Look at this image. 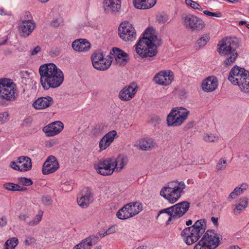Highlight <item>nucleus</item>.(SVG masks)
<instances>
[{
    "label": "nucleus",
    "mask_w": 249,
    "mask_h": 249,
    "mask_svg": "<svg viewBox=\"0 0 249 249\" xmlns=\"http://www.w3.org/2000/svg\"><path fill=\"white\" fill-rule=\"evenodd\" d=\"M239 187L244 192L245 191H246L248 189L249 186H248V184H247L246 183H243L242 184H241L240 185V186Z\"/></svg>",
    "instance_id": "nucleus-61"
},
{
    "label": "nucleus",
    "mask_w": 249,
    "mask_h": 249,
    "mask_svg": "<svg viewBox=\"0 0 249 249\" xmlns=\"http://www.w3.org/2000/svg\"><path fill=\"white\" fill-rule=\"evenodd\" d=\"M234 193L236 194V196H239L244 192L242 190V189L239 187H236L234 189Z\"/></svg>",
    "instance_id": "nucleus-54"
},
{
    "label": "nucleus",
    "mask_w": 249,
    "mask_h": 249,
    "mask_svg": "<svg viewBox=\"0 0 249 249\" xmlns=\"http://www.w3.org/2000/svg\"><path fill=\"white\" fill-rule=\"evenodd\" d=\"M239 204H241L244 207H247L248 205V199L246 197H243L239 199Z\"/></svg>",
    "instance_id": "nucleus-52"
},
{
    "label": "nucleus",
    "mask_w": 249,
    "mask_h": 249,
    "mask_svg": "<svg viewBox=\"0 0 249 249\" xmlns=\"http://www.w3.org/2000/svg\"><path fill=\"white\" fill-rule=\"evenodd\" d=\"M132 209L133 211L132 215H136L138 214L142 209V204L138 201L135 202H131Z\"/></svg>",
    "instance_id": "nucleus-33"
},
{
    "label": "nucleus",
    "mask_w": 249,
    "mask_h": 249,
    "mask_svg": "<svg viewBox=\"0 0 249 249\" xmlns=\"http://www.w3.org/2000/svg\"><path fill=\"white\" fill-rule=\"evenodd\" d=\"M218 80L215 77L209 76L203 81L202 89L206 92H211L217 87Z\"/></svg>",
    "instance_id": "nucleus-22"
},
{
    "label": "nucleus",
    "mask_w": 249,
    "mask_h": 249,
    "mask_svg": "<svg viewBox=\"0 0 249 249\" xmlns=\"http://www.w3.org/2000/svg\"><path fill=\"white\" fill-rule=\"evenodd\" d=\"M41 50V48L39 46H36L34 48L33 50L31 52V54L32 55H34L38 53H39Z\"/></svg>",
    "instance_id": "nucleus-55"
},
{
    "label": "nucleus",
    "mask_w": 249,
    "mask_h": 249,
    "mask_svg": "<svg viewBox=\"0 0 249 249\" xmlns=\"http://www.w3.org/2000/svg\"><path fill=\"white\" fill-rule=\"evenodd\" d=\"M236 196V194L235 193H234V190L231 193V194H230L228 198V200L229 201H231V199H234L235 198L236 196Z\"/></svg>",
    "instance_id": "nucleus-62"
},
{
    "label": "nucleus",
    "mask_w": 249,
    "mask_h": 249,
    "mask_svg": "<svg viewBox=\"0 0 249 249\" xmlns=\"http://www.w3.org/2000/svg\"><path fill=\"white\" fill-rule=\"evenodd\" d=\"M183 23L186 29L192 31L201 30L205 26L204 22L200 18L193 15L189 14L182 17Z\"/></svg>",
    "instance_id": "nucleus-11"
},
{
    "label": "nucleus",
    "mask_w": 249,
    "mask_h": 249,
    "mask_svg": "<svg viewBox=\"0 0 249 249\" xmlns=\"http://www.w3.org/2000/svg\"><path fill=\"white\" fill-rule=\"evenodd\" d=\"M18 180L19 183L27 186H31L33 183V182L30 178L25 177L19 178H18Z\"/></svg>",
    "instance_id": "nucleus-40"
},
{
    "label": "nucleus",
    "mask_w": 249,
    "mask_h": 249,
    "mask_svg": "<svg viewBox=\"0 0 249 249\" xmlns=\"http://www.w3.org/2000/svg\"><path fill=\"white\" fill-rule=\"evenodd\" d=\"M160 122V119L158 117H154L150 120V123L153 124L155 126L157 124H159Z\"/></svg>",
    "instance_id": "nucleus-53"
},
{
    "label": "nucleus",
    "mask_w": 249,
    "mask_h": 249,
    "mask_svg": "<svg viewBox=\"0 0 249 249\" xmlns=\"http://www.w3.org/2000/svg\"><path fill=\"white\" fill-rule=\"evenodd\" d=\"M156 142L152 138H145L141 140L139 142V148L144 151H149L154 148Z\"/></svg>",
    "instance_id": "nucleus-30"
},
{
    "label": "nucleus",
    "mask_w": 249,
    "mask_h": 249,
    "mask_svg": "<svg viewBox=\"0 0 249 249\" xmlns=\"http://www.w3.org/2000/svg\"><path fill=\"white\" fill-rule=\"evenodd\" d=\"M18 239L16 237L11 238L5 242V247H8L10 249H15L18 243Z\"/></svg>",
    "instance_id": "nucleus-34"
},
{
    "label": "nucleus",
    "mask_w": 249,
    "mask_h": 249,
    "mask_svg": "<svg viewBox=\"0 0 249 249\" xmlns=\"http://www.w3.org/2000/svg\"><path fill=\"white\" fill-rule=\"evenodd\" d=\"M172 208H171V207H169V208H167L166 209H164L161 210L160 211L159 214H161L162 213H166L169 215V217H171V214L172 213Z\"/></svg>",
    "instance_id": "nucleus-51"
},
{
    "label": "nucleus",
    "mask_w": 249,
    "mask_h": 249,
    "mask_svg": "<svg viewBox=\"0 0 249 249\" xmlns=\"http://www.w3.org/2000/svg\"><path fill=\"white\" fill-rule=\"evenodd\" d=\"M203 13L209 17H215L217 18H220L222 17V14L221 12H218L216 13H213L212 12H210L207 10H205L203 11Z\"/></svg>",
    "instance_id": "nucleus-45"
},
{
    "label": "nucleus",
    "mask_w": 249,
    "mask_h": 249,
    "mask_svg": "<svg viewBox=\"0 0 249 249\" xmlns=\"http://www.w3.org/2000/svg\"><path fill=\"white\" fill-rule=\"evenodd\" d=\"M117 217L120 219L124 220L131 217L130 214L126 212V211L122 210V208L120 209L116 213Z\"/></svg>",
    "instance_id": "nucleus-38"
},
{
    "label": "nucleus",
    "mask_w": 249,
    "mask_h": 249,
    "mask_svg": "<svg viewBox=\"0 0 249 249\" xmlns=\"http://www.w3.org/2000/svg\"><path fill=\"white\" fill-rule=\"evenodd\" d=\"M93 193L89 188L86 189L85 194H82L77 198V201L79 206L87 208L93 201Z\"/></svg>",
    "instance_id": "nucleus-21"
},
{
    "label": "nucleus",
    "mask_w": 249,
    "mask_h": 249,
    "mask_svg": "<svg viewBox=\"0 0 249 249\" xmlns=\"http://www.w3.org/2000/svg\"><path fill=\"white\" fill-rule=\"evenodd\" d=\"M63 127L64 125L61 122L55 121L44 127L43 131L46 136L52 137L59 133Z\"/></svg>",
    "instance_id": "nucleus-20"
},
{
    "label": "nucleus",
    "mask_w": 249,
    "mask_h": 249,
    "mask_svg": "<svg viewBox=\"0 0 249 249\" xmlns=\"http://www.w3.org/2000/svg\"><path fill=\"white\" fill-rule=\"evenodd\" d=\"M116 230H117L116 226H112V227H110L109 228H108L107 231V232H108V233H109V234H110L115 232L116 231Z\"/></svg>",
    "instance_id": "nucleus-58"
},
{
    "label": "nucleus",
    "mask_w": 249,
    "mask_h": 249,
    "mask_svg": "<svg viewBox=\"0 0 249 249\" xmlns=\"http://www.w3.org/2000/svg\"><path fill=\"white\" fill-rule=\"evenodd\" d=\"M203 242L211 249H214L219 244V238L218 234L214 230H208L201 238Z\"/></svg>",
    "instance_id": "nucleus-16"
},
{
    "label": "nucleus",
    "mask_w": 249,
    "mask_h": 249,
    "mask_svg": "<svg viewBox=\"0 0 249 249\" xmlns=\"http://www.w3.org/2000/svg\"><path fill=\"white\" fill-rule=\"evenodd\" d=\"M113 58L109 55L104 57L103 53L95 52L91 56L93 67L99 71H105L110 66Z\"/></svg>",
    "instance_id": "nucleus-9"
},
{
    "label": "nucleus",
    "mask_w": 249,
    "mask_h": 249,
    "mask_svg": "<svg viewBox=\"0 0 249 249\" xmlns=\"http://www.w3.org/2000/svg\"><path fill=\"white\" fill-rule=\"evenodd\" d=\"M210 40V36L208 34H205L202 36L200 38L197 40V44L200 47H203L206 45L207 43Z\"/></svg>",
    "instance_id": "nucleus-37"
},
{
    "label": "nucleus",
    "mask_w": 249,
    "mask_h": 249,
    "mask_svg": "<svg viewBox=\"0 0 249 249\" xmlns=\"http://www.w3.org/2000/svg\"><path fill=\"white\" fill-rule=\"evenodd\" d=\"M7 224V219L6 217H2L0 218V227H2L5 226Z\"/></svg>",
    "instance_id": "nucleus-57"
},
{
    "label": "nucleus",
    "mask_w": 249,
    "mask_h": 249,
    "mask_svg": "<svg viewBox=\"0 0 249 249\" xmlns=\"http://www.w3.org/2000/svg\"><path fill=\"white\" fill-rule=\"evenodd\" d=\"M111 158V162L113 165L114 172H120L127 163L128 159L126 156L119 155L116 159Z\"/></svg>",
    "instance_id": "nucleus-26"
},
{
    "label": "nucleus",
    "mask_w": 249,
    "mask_h": 249,
    "mask_svg": "<svg viewBox=\"0 0 249 249\" xmlns=\"http://www.w3.org/2000/svg\"><path fill=\"white\" fill-rule=\"evenodd\" d=\"M98 237L91 235L80 242V246L82 249H90L92 246L97 242Z\"/></svg>",
    "instance_id": "nucleus-31"
},
{
    "label": "nucleus",
    "mask_w": 249,
    "mask_h": 249,
    "mask_svg": "<svg viewBox=\"0 0 249 249\" xmlns=\"http://www.w3.org/2000/svg\"><path fill=\"white\" fill-rule=\"evenodd\" d=\"M118 35L124 41H132L136 38V32L132 24L127 21L122 22L118 27Z\"/></svg>",
    "instance_id": "nucleus-10"
},
{
    "label": "nucleus",
    "mask_w": 249,
    "mask_h": 249,
    "mask_svg": "<svg viewBox=\"0 0 249 249\" xmlns=\"http://www.w3.org/2000/svg\"><path fill=\"white\" fill-rule=\"evenodd\" d=\"M157 0H134V6L139 9H148L153 7Z\"/></svg>",
    "instance_id": "nucleus-28"
},
{
    "label": "nucleus",
    "mask_w": 249,
    "mask_h": 249,
    "mask_svg": "<svg viewBox=\"0 0 249 249\" xmlns=\"http://www.w3.org/2000/svg\"><path fill=\"white\" fill-rule=\"evenodd\" d=\"M9 113L7 112L0 113V124H2L9 120Z\"/></svg>",
    "instance_id": "nucleus-43"
},
{
    "label": "nucleus",
    "mask_w": 249,
    "mask_h": 249,
    "mask_svg": "<svg viewBox=\"0 0 249 249\" xmlns=\"http://www.w3.org/2000/svg\"><path fill=\"white\" fill-rule=\"evenodd\" d=\"M185 3L187 5L190 6L194 9L198 8V6L199 7V4L193 0H185Z\"/></svg>",
    "instance_id": "nucleus-48"
},
{
    "label": "nucleus",
    "mask_w": 249,
    "mask_h": 249,
    "mask_svg": "<svg viewBox=\"0 0 249 249\" xmlns=\"http://www.w3.org/2000/svg\"><path fill=\"white\" fill-rule=\"evenodd\" d=\"M157 20L159 23H164L168 21L169 16L166 14L158 15Z\"/></svg>",
    "instance_id": "nucleus-42"
},
{
    "label": "nucleus",
    "mask_w": 249,
    "mask_h": 249,
    "mask_svg": "<svg viewBox=\"0 0 249 249\" xmlns=\"http://www.w3.org/2000/svg\"><path fill=\"white\" fill-rule=\"evenodd\" d=\"M10 166L12 168H13L16 170H18V171H20L21 168L20 167L19 164L18 163V161H13L11 162V163L10 164Z\"/></svg>",
    "instance_id": "nucleus-49"
},
{
    "label": "nucleus",
    "mask_w": 249,
    "mask_h": 249,
    "mask_svg": "<svg viewBox=\"0 0 249 249\" xmlns=\"http://www.w3.org/2000/svg\"><path fill=\"white\" fill-rule=\"evenodd\" d=\"M103 6L106 14L115 15L121 9V0H104Z\"/></svg>",
    "instance_id": "nucleus-19"
},
{
    "label": "nucleus",
    "mask_w": 249,
    "mask_h": 249,
    "mask_svg": "<svg viewBox=\"0 0 249 249\" xmlns=\"http://www.w3.org/2000/svg\"><path fill=\"white\" fill-rule=\"evenodd\" d=\"M17 91L16 84L8 79H0V98L6 101L15 99Z\"/></svg>",
    "instance_id": "nucleus-8"
},
{
    "label": "nucleus",
    "mask_w": 249,
    "mask_h": 249,
    "mask_svg": "<svg viewBox=\"0 0 249 249\" xmlns=\"http://www.w3.org/2000/svg\"><path fill=\"white\" fill-rule=\"evenodd\" d=\"M52 199L50 196H43L42 198V202L43 204L46 206H50L52 203Z\"/></svg>",
    "instance_id": "nucleus-44"
},
{
    "label": "nucleus",
    "mask_w": 249,
    "mask_h": 249,
    "mask_svg": "<svg viewBox=\"0 0 249 249\" xmlns=\"http://www.w3.org/2000/svg\"><path fill=\"white\" fill-rule=\"evenodd\" d=\"M126 211V213L128 212V214H130L131 215V217L134 216V215H132L133 211H132V206L131 202L129 203L126 205H125L123 208L122 210Z\"/></svg>",
    "instance_id": "nucleus-46"
},
{
    "label": "nucleus",
    "mask_w": 249,
    "mask_h": 249,
    "mask_svg": "<svg viewBox=\"0 0 249 249\" xmlns=\"http://www.w3.org/2000/svg\"><path fill=\"white\" fill-rule=\"evenodd\" d=\"M217 52L221 56H226L223 62L225 66L231 65L235 62L239 54L238 50L240 43L237 38L228 37L223 38L217 44Z\"/></svg>",
    "instance_id": "nucleus-3"
},
{
    "label": "nucleus",
    "mask_w": 249,
    "mask_h": 249,
    "mask_svg": "<svg viewBox=\"0 0 249 249\" xmlns=\"http://www.w3.org/2000/svg\"><path fill=\"white\" fill-rule=\"evenodd\" d=\"M43 213V211H39L33 219L27 222V225L28 227H35L37 226L42 219Z\"/></svg>",
    "instance_id": "nucleus-32"
},
{
    "label": "nucleus",
    "mask_w": 249,
    "mask_h": 249,
    "mask_svg": "<svg viewBox=\"0 0 249 249\" xmlns=\"http://www.w3.org/2000/svg\"><path fill=\"white\" fill-rule=\"evenodd\" d=\"M194 249H211L202 240V239L194 246Z\"/></svg>",
    "instance_id": "nucleus-41"
},
{
    "label": "nucleus",
    "mask_w": 249,
    "mask_h": 249,
    "mask_svg": "<svg viewBox=\"0 0 249 249\" xmlns=\"http://www.w3.org/2000/svg\"><path fill=\"white\" fill-rule=\"evenodd\" d=\"M59 167L56 158L53 156H50L44 163L42 172L44 175H48L54 172Z\"/></svg>",
    "instance_id": "nucleus-17"
},
{
    "label": "nucleus",
    "mask_w": 249,
    "mask_h": 249,
    "mask_svg": "<svg viewBox=\"0 0 249 249\" xmlns=\"http://www.w3.org/2000/svg\"><path fill=\"white\" fill-rule=\"evenodd\" d=\"M186 185L183 181L175 180L169 182L160 191V195L170 203L177 202L184 193Z\"/></svg>",
    "instance_id": "nucleus-6"
},
{
    "label": "nucleus",
    "mask_w": 249,
    "mask_h": 249,
    "mask_svg": "<svg viewBox=\"0 0 249 249\" xmlns=\"http://www.w3.org/2000/svg\"><path fill=\"white\" fill-rule=\"evenodd\" d=\"M173 73L171 71H161L157 73L153 78V81L157 84L168 86L173 80Z\"/></svg>",
    "instance_id": "nucleus-15"
},
{
    "label": "nucleus",
    "mask_w": 249,
    "mask_h": 249,
    "mask_svg": "<svg viewBox=\"0 0 249 249\" xmlns=\"http://www.w3.org/2000/svg\"><path fill=\"white\" fill-rule=\"evenodd\" d=\"M227 166V161L223 158H221L218 160L215 166V170L217 171L223 170Z\"/></svg>",
    "instance_id": "nucleus-36"
},
{
    "label": "nucleus",
    "mask_w": 249,
    "mask_h": 249,
    "mask_svg": "<svg viewBox=\"0 0 249 249\" xmlns=\"http://www.w3.org/2000/svg\"><path fill=\"white\" fill-rule=\"evenodd\" d=\"M137 84L134 82L125 86L119 93V98L123 101H129L134 98L138 90Z\"/></svg>",
    "instance_id": "nucleus-14"
},
{
    "label": "nucleus",
    "mask_w": 249,
    "mask_h": 249,
    "mask_svg": "<svg viewBox=\"0 0 249 249\" xmlns=\"http://www.w3.org/2000/svg\"><path fill=\"white\" fill-rule=\"evenodd\" d=\"M60 24V21L58 19H54L51 22V25L53 27H58Z\"/></svg>",
    "instance_id": "nucleus-56"
},
{
    "label": "nucleus",
    "mask_w": 249,
    "mask_h": 249,
    "mask_svg": "<svg viewBox=\"0 0 249 249\" xmlns=\"http://www.w3.org/2000/svg\"><path fill=\"white\" fill-rule=\"evenodd\" d=\"M190 208V203L187 201H182L172 206L171 217H169L166 225H169L172 219H178L182 216Z\"/></svg>",
    "instance_id": "nucleus-12"
},
{
    "label": "nucleus",
    "mask_w": 249,
    "mask_h": 249,
    "mask_svg": "<svg viewBox=\"0 0 249 249\" xmlns=\"http://www.w3.org/2000/svg\"><path fill=\"white\" fill-rule=\"evenodd\" d=\"M53 103L52 97L49 96L38 98L33 103L34 107L37 109H45Z\"/></svg>",
    "instance_id": "nucleus-23"
},
{
    "label": "nucleus",
    "mask_w": 249,
    "mask_h": 249,
    "mask_svg": "<svg viewBox=\"0 0 249 249\" xmlns=\"http://www.w3.org/2000/svg\"><path fill=\"white\" fill-rule=\"evenodd\" d=\"M36 27V24L32 20L21 21L18 25V31L22 37H27L31 35Z\"/></svg>",
    "instance_id": "nucleus-18"
},
{
    "label": "nucleus",
    "mask_w": 249,
    "mask_h": 249,
    "mask_svg": "<svg viewBox=\"0 0 249 249\" xmlns=\"http://www.w3.org/2000/svg\"><path fill=\"white\" fill-rule=\"evenodd\" d=\"M189 111L183 107L173 108L167 117V124L168 126H180L187 118Z\"/></svg>",
    "instance_id": "nucleus-7"
},
{
    "label": "nucleus",
    "mask_w": 249,
    "mask_h": 249,
    "mask_svg": "<svg viewBox=\"0 0 249 249\" xmlns=\"http://www.w3.org/2000/svg\"><path fill=\"white\" fill-rule=\"evenodd\" d=\"M246 207H244L241 204H238L236 206L235 208L233 210V211L235 214L236 213H240L243 211V210Z\"/></svg>",
    "instance_id": "nucleus-50"
},
{
    "label": "nucleus",
    "mask_w": 249,
    "mask_h": 249,
    "mask_svg": "<svg viewBox=\"0 0 249 249\" xmlns=\"http://www.w3.org/2000/svg\"><path fill=\"white\" fill-rule=\"evenodd\" d=\"M219 139L217 135L213 134H206L203 136V140L206 142H215Z\"/></svg>",
    "instance_id": "nucleus-35"
},
{
    "label": "nucleus",
    "mask_w": 249,
    "mask_h": 249,
    "mask_svg": "<svg viewBox=\"0 0 249 249\" xmlns=\"http://www.w3.org/2000/svg\"><path fill=\"white\" fill-rule=\"evenodd\" d=\"M36 241V239L35 238L28 236L26 237L24 243L26 246H30L34 243H35Z\"/></svg>",
    "instance_id": "nucleus-47"
},
{
    "label": "nucleus",
    "mask_w": 249,
    "mask_h": 249,
    "mask_svg": "<svg viewBox=\"0 0 249 249\" xmlns=\"http://www.w3.org/2000/svg\"><path fill=\"white\" fill-rule=\"evenodd\" d=\"M149 28L144 32L143 37L138 42L135 51L138 56L135 55L138 59L139 56L142 58L152 57L158 53L157 46L161 44V40L157 36L149 33Z\"/></svg>",
    "instance_id": "nucleus-2"
},
{
    "label": "nucleus",
    "mask_w": 249,
    "mask_h": 249,
    "mask_svg": "<svg viewBox=\"0 0 249 249\" xmlns=\"http://www.w3.org/2000/svg\"><path fill=\"white\" fill-rule=\"evenodd\" d=\"M194 123L193 122H190L188 123L185 126L184 128V130H188L190 128L193 127V126H194Z\"/></svg>",
    "instance_id": "nucleus-60"
},
{
    "label": "nucleus",
    "mask_w": 249,
    "mask_h": 249,
    "mask_svg": "<svg viewBox=\"0 0 249 249\" xmlns=\"http://www.w3.org/2000/svg\"><path fill=\"white\" fill-rule=\"evenodd\" d=\"M211 221L215 226L218 227V218L217 217H212Z\"/></svg>",
    "instance_id": "nucleus-63"
},
{
    "label": "nucleus",
    "mask_w": 249,
    "mask_h": 249,
    "mask_svg": "<svg viewBox=\"0 0 249 249\" xmlns=\"http://www.w3.org/2000/svg\"><path fill=\"white\" fill-rule=\"evenodd\" d=\"M111 162V158H107L100 161L98 163L94 166L96 172L103 176H109L114 172L113 165Z\"/></svg>",
    "instance_id": "nucleus-13"
},
{
    "label": "nucleus",
    "mask_w": 249,
    "mask_h": 249,
    "mask_svg": "<svg viewBox=\"0 0 249 249\" xmlns=\"http://www.w3.org/2000/svg\"><path fill=\"white\" fill-rule=\"evenodd\" d=\"M40 83L45 90L59 87L64 79L62 71L53 63L41 65L38 70Z\"/></svg>",
    "instance_id": "nucleus-1"
},
{
    "label": "nucleus",
    "mask_w": 249,
    "mask_h": 249,
    "mask_svg": "<svg viewBox=\"0 0 249 249\" xmlns=\"http://www.w3.org/2000/svg\"><path fill=\"white\" fill-rule=\"evenodd\" d=\"M18 162L21 168L20 171H27L32 167L31 159L27 156H20L18 159Z\"/></svg>",
    "instance_id": "nucleus-29"
},
{
    "label": "nucleus",
    "mask_w": 249,
    "mask_h": 249,
    "mask_svg": "<svg viewBox=\"0 0 249 249\" xmlns=\"http://www.w3.org/2000/svg\"><path fill=\"white\" fill-rule=\"evenodd\" d=\"M18 184L14 183H6L3 185V187L6 190L9 191L16 192L17 188H18L17 186Z\"/></svg>",
    "instance_id": "nucleus-39"
},
{
    "label": "nucleus",
    "mask_w": 249,
    "mask_h": 249,
    "mask_svg": "<svg viewBox=\"0 0 249 249\" xmlns=\"http://www.w3.org/2000/svg\"><path fill=\"white\" fill-rule=\"evenodd\" d=\"M18 218L20 220L27 221V219L29 218V216L26 214H20L18 216Z\"/></svg>",
    "instance_id": "nucleus-59"
},
{
    "label": "nucleus",
    "mask_w": 249,
    "mask_h": 249,
    "mask_svg": "<svg viewBox=\"0 0 249 249\" xmlns=\"http://www.w3.org/2000/svg\"><path fill=\"white\" fill-rule=\"evenodd\" d=\"M207 228L206 221L204 219L197 220L191 227L185 228L181 232L184 242L188 245L196 242L205 232Z\"/></svg>",
    "instance_id": "nucleus-5"
},
{
    "label": "nucleus",
    "mask_w": 249,
    "mask_h": 249,
    "mask_svg": "<svg viewBox=\"0 0 249 249\" xmlns=\"http://www.w3.org/2000/svg\"><path fill=\"white\" fill-rule=\"evenodd\" d=\"M71 47L76 52H87L90 48V44L87 39L80 38L73 41Z\"/></svg>",
    "instance_id": "nucleus-24"
},
{
    "label": "nucleus",
    "mask_w": 249,
    "mask_h": 249,
    "mask_svg": "<svg viewBox=\"0 0 249 249\" xmlns=\"http://www.w3.org/2000/svg\"><path fill=\"white\" fill-rule=\"evenodd\" d=\"M110 54L113 56L116 62L120 63V64H122L124 63H125L127 61V53L119 48L116 47L113 48L112 51L110 52Z\"/></svg>",
    "instance_id": "nucleus-27"
},
{
    "label": "nucleus",
    "mask_w": 249,
    "mask_h": 249,
    "mask_svg": "<svg viewBox=\"0 0 249 249\" xmlns=\"http://www.w3.org/2000/svg\"><path fill=\"white\" fill-rule=\"evenodd\" d=\"M117 134V132L115 130H112L107 133L99 142V146L101 149L105 150L113 142Z\"/></svg>",
    "instance_id": "nucleus-25"
},
{
    "label": "nucleus",
    "mask_w": 249,
    "mask_h": 249,
    "mask_svg": "<svg viewBox=\"0 0 249 249\" xmlns=\"http://www.w3.org/2000/svg\"><path fill=\"white\" fill-rule=\"evenodd\" d=\"M17 186H18V188H17L16 191H25L27 189L26 187H21L18 184Z\"/></svg>",
    "instance_id": "nucleus-64"
},
{
    "label": "nucleus",
    "mask_w": 249,
    "mask_h": 249,
    "mask_svg": "<svg viewBox=\"0 0 249 249\" xmlns=\"http://www.w3.org/2000/svg\"><path fill=\"white\" fill-rule=\"evenodd\" d=\"M228 80L233 85L238 86L244 93L249 94V71L237 65L230 71Z\"/></svg>",
    "instance_id": "nucleus-4"
}]
</instances>
